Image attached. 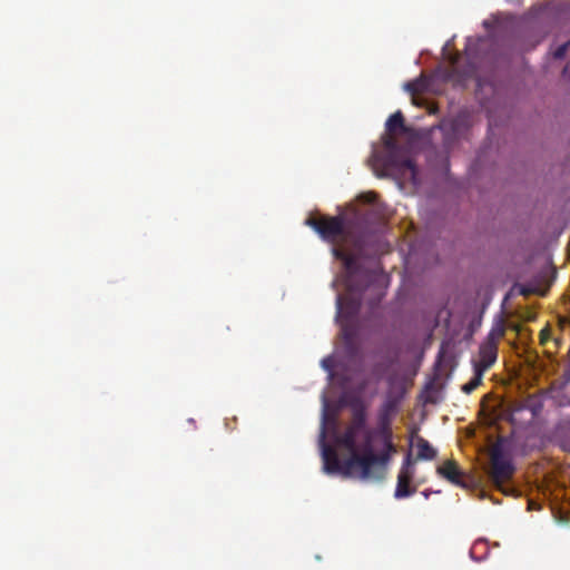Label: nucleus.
I'll list each match as a JSON object with an SVG mask.
<instances>
[{
  "label": "nucleus",
  "mask_w": 570,
  "mask_h": 570,
  "mask_svg": "<svg viewBox=\"0 0 570 570\" xmlns=\"http://www.w3.org/2000/svg\"><path fill=\"white\" fill-rule=\"evenodd\" d=\"M352 420L345 431L337 436L336 442L350 452V456L341 461L336 451L324 442L325 428H322V459L324 471L327 474H340L343 478H353L361 481H382L396 446L393 443V432L386 405L380 415L376 428L366 425V406L361 400L351 404ZM326 420L324 413L323 421ZM325 422H323V425Z\"/></svg>",
  "instance_id": "obj_1"
},
{
  "label": "nucleus",
  "mask_w": 570,
  "mask_h": 570,
  "mask_svg": "<svg viewBox=\"0 0 570 570\" xmlns=\"http://www.w3.org/2000/svg\"><path fill=\"white\" fill-rule=\"evenodd\" d=\"M322 366L328 371L330 373H332V370H333V360L331 357H327V358H324L322 361Z\"/></svg>",
  "instance_id": "obj_20"
},
{
  "label": "nucleus",
  "mask_w": 570,
  "mask_h": 570,
  "mask_svg": "<svg viewBox=\"0 0 570 570\" xmlns=\"http://www.w3.org/2000/svg\"><path fill=\"white\" fill-rule=\"evenodd\" d=\"M399 473H405V474H411V475L415 474L414 461H413L410 452L405 455Z\"/></svg>",
  "instance_id": "obj_15"
},
{
  "label": "nucleus",
  "mask_w": 570,
  "mask_h": 570,
  "mask_svg": "<svg viewBox=\"0 0 570 570\" xmlns=\"http://www.w3.org/2000/svg\"><path fill=\"white\" fill-rule=\"evenodd\" d=\"M414 475L405 474V473H399L397 474V483L394 492L395 499H404L413 493H415L416 488L411 487V482Z\"/></svg>",
  "instance_id": "obj_9"
},
{
  "label": "nucleus",
  "mask_w": 570,
  "mask_h": 570,
  "mask_svg": "<svg viewBox=\"0 0 570 570\" xmlns=\"http://www.w3.org/2000/svg\"><path fill=\"white\" fill-rule=\"evenodd\" d=\"M375 170L383 174L391 171L411 170L414 173V163L402 148L390 151H374L371 157Z\"/></svg>",
  "instance_id": "obj_4"
},
{
  "label": "nucleus",
  "mask_w": 570,
  "mask_h": 570,
  "mask_svg": "<svg viewBox=\"0 0 570 570\" xmlns=\"http://www.w3.org/2000/svg\"><path fill=\"white\" fill-rule=\"evenodd\" d=\"M505 332H507L505 321L500 316L493 323V325L484 341L493 343L494 345H498L499 342L504 337Z\"/></svg>",
  "instance_id": "obj_11"
},
{
  "label": "nucleus",
  "mask_w": 570,
  "mask_h": 570,
  "mask_svg": "<svg viewBox=\"0 0 570 570\" xmlns=\"http://www.w3.org/2000/svg\"><path fill=\"white\" fill-rule=\"evenodd\" d=\"M483 373L484 372H482L478 368H474L473 377L468 383L462 385V387H461L462 392L465 394H470L474 390H476L482 383Z\"/></svg>",
  "instance_id": "obj_13"
},
{
  "label": "nucleus",
  "mask_w": 570,
  "mask_h": 570,
  "mask_svg": "<svg viewBox=\"0 0 570 570\" xmlns=\"http://www.w3.org/2000/svg\"><path fill=\"white\" fill-rule=\"evenodd\" d=\"M334 256L343 263L345 269V285L347 295H337L336 308L337 317L345 315L354 317L361 307V298L358 294L364 289L366 284L371 282L372 274L362 268L357 257L345 249L334 247Z\"/></svg>",
  "instance_id": "obj_2"
},
{
  "label": "nucleus",
  "mask_w": 570,
  "mask_h": 570,
  "mask_svg": "<svg viewBox=\"0 0 570 570\" xmlns=\"http://www.w3.org/2000/svg\"><path fill=\"white\" fill-rule=\"evenodd\" d=\"M497 357L498 345L483 341L479 347V361L473 362V367L485 372L495 363Z\"/></svg>",
  "instance_id": "obj_8"
},
{
  "label": "nucleus",
  "mask_w": 570,
  "mask_h": 570,
  "mask_svg": "<svg viewBox=\"0 0 570 570\" xmlns=\"http://www.w3.org/2000/svg\"><path fill=\"white\" fill-rule=\"evenodd\" d=\"M306 225L311 226L324 240L334 244L344 235V220L341 216L308 217Z\"/></svg>",
  "instance_id": "obj_5"
},
{
  "label": "nucleus",
  "mask_w": 570,
  "mask_h": 570,
  "mask_svg": "<svg viewBox=\"0 0 570 570\" xmlns=\"http://www.w3.org/2000/svg\"><path fill=\"white\" fill-rule=\"evenodd\" d=\"M458 56H455L452 60H451V70L448 75V79H451L452 78V73H454L456 71V63H458Z\"/></svg>",
  "instance_id": "obj_21"
},
{
  "label": "nucleus",
  "mask_w": 570,
  "mask_h": 570,
  "mask_svg": "<svg viewBox=\"0 0 570 570\" xmlns=\"http://www.w3.org/2000/svg\"><path fill=\"white\" fill-rule=\"evenodd\" d=\"M436 473L456 487L469 488L465 473L459 468L454 460L444 461L436 468Z\"/></svg>",
  "instance_id": "obj_7"
},
{
  "label": "nucleus",
  "mask_w": 570,
  "mask_h": 570,
  "mask_svg": "<svg viewBox=\"0 0 570 570\" xmlns=\"http://www.w3.org/2000/svg\"><path fill=\"white\" fill-rule=\"evenodd\" d=\"M569 47H570V40H569V41H567L566 43H563V45L559 46V47L554 50V52H553V58H554V59H562V58L566 56V53H567V51H568Z\"/></svg>",
  "instance_id": "obj_17"
},
{
  "label": "nucleus",
  "mask_w": 570,
  "mask_h": 570,
  "mask_svg": "<svg viewBox=\"0 0 570 570\" xmlns=\"http://www.w3.org/2000/svg\"><path fill=\"white\" fill-rule=\"evenodd\" d=\"M377 195L373 191H367L360 195L358 199L366 204H374L376 202Z\"/></svg>",
  "instance_id": "obj_19"
},
{
  "label": "nucleus",
  "mask_w": 570,
  "mask_h": 570,
  "mask_svg": "<svg viewBox=\"0 0 570 570\" xmlns=\"http://www.w3.org/2000/svg\"><path fill=\"white\" fill-rule=\"evenodd\" d=\"M491 471L490 475L494 484L500 485L509 481L514 473V465L509 456L505 455L503 449L497 443L490 453Z\"/></svg>",
  "instance_id": "obj_6"
},
{
  "label": "nucleus",
  "mask_w": 570,
  "mask_h": 570,
  "mask_svg": "<svg viewBox=\"0 0 570 570\" xmlns=\"http://www.w3.org/2000/svg\"><path fill=\"white\" fill-rule=\"evenodd\" d=\"M417 449L416 460H433L436 456V450L422 436L415 441Z\"/></svg>",
  "instance_id": "obj_12"
},
{
  "label": "nucleus",
  "mask_w": 570,
  "mask_h": 570,
  "mask_svg": "<svg viewBox=\"0 0 570 570\" xmlns=\"http://www.w3.org/2000/svg\"><path fill=\"white\" fill-rule=\"evenodd\" d=\"M395 135L396 134H387L383 137V145H384V150L383 151H390V150H396L400 147L396 138H395Z\"/></svg>",
  "instance_id": "obj_14"
},
{
  "label": "nucleus",
  "mask_w": 570,
  "mask_h": 570,
  "mask_svg": "<svg viewBox=\"0 0 570 570\" xmlns=\"http://www.w3.org/2000/svg\"><path fill=\"white\" fill-rule=\"evenodd\" d=\"M471 126L472 118L468 111H460L454 117L442 120L439 129L442 132L443 150L451 151L468 135Z\"/></svg>",
  "instance_id": "obj_3"
},
{
  "label": "nucleus",
  "mask_w": 570,
  "mask_h": 570,
  "mask_svg": "<svg viewBox=\"0 0 570 570\" xmlns=\"http://www.w3.org/2000/svg\"><path fill=\"white\" fill-rule=\"evenodd\" d=\"M424 81L421 79H416L413 81H410L405 85V89L411 92L412 95L420 94L424 90Z\"/></svg>",
  "instance_id": "obj_16"
},
{
  "label": "nucleus",
  "mask_w": 570,
  "mask_h": 570,
  "mask_svg": "<svg viewBox=\"0 0 570 570\" xmlns=\"http://www.w3.org/2000/svg\"><path fill=\"white\" fill-rule=\"evenodd\" d=\"M385 128L387 134H405L407 129L404 124L403 114L400 110H397L396 112L391 115L386 120Z\"/></svg>",
  "instance_id": "obj_10"
},
{
  "label": "nucleus",
  "mask_w": 570,
  "mask_h": 570,
  "mask_svg": "<svg viewBox=\"0 0 570 570\" xmlns=\"http://www.w3.org/2000/svg\"><path fill=\"white\" fill-rule=\"evenodd\" d=\"M539 340L543 346L551 340V330L548 326L540 331Z\"/></svg>",
  "instance_id": "obj_18"
},
{
  "label": "nucleus",
  "mask_w": 570,
  "mask_h": 570,
  "mask_svg": "<svg viewBox=\"0 0 570 570\" xmlns=\"http://www.w3.org/2000/svg\"><path fill=\"white\" fill-rule=\"evenodd\" d=\"M568 69H569V66H566V67H564V69H563V75L569 73V70H568Z\"/></svg>",
  "instance_id": "obj_22"
}]
</instances>
